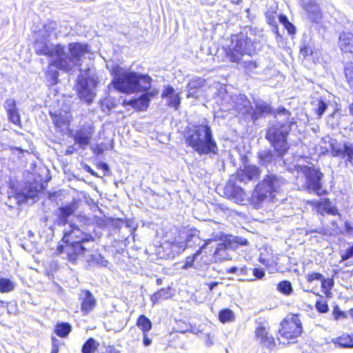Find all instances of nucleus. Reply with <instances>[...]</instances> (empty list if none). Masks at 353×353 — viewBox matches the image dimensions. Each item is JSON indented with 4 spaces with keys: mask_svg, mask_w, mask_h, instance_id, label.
Here are the masks:
<instances>
[{
    "mask_svg": "<svg viewBox=\"0 0 353 353\" xmlns=\"http://www.w3.org/2000/svg\"><path fill=\"white\" fill-rule=\"evenodd\" d=\"M68 52L63 46V52H60L59 58L55 61L57 69L70 72L75 67L81 66L82 57L89 52V46L85 43L72 42L68 44Z\"/></svg>",
    "mask_w": 353,
    "mask_h": 353,
    "instance_id": "obj_5",
    "label": "nucleus"
},
{
    "mask_svg": "<svg viewBox=\"0 0 353 353\" xmlns=\"http://www.w3.org/2000/svg\"><path fill=\"white\" fill-rule=\"evenodd\" d=\"M255 337L263 347L272 349L275 345L274 339L268 335L265 327L263 326H259L256 329Z\"/></svg>",
    "mask_w": 353,
    "mask_h": 353,
    "instance_id": "obj_26",
    "label": "nucleus"
},
{
    "mask_svg": "<svg viewBox=\"0 0 353 353\" xmlns=\"http://www.w3.org/2000/svg\"><path fill=\"white\" fill-rule=\"evenodd\" d=\"M321 283L323 292L326 295H328V294L330 293V290L334 286V279L332 278L325 279V277H323V279L321 281Z\"/></svg>",
    "mask_w": 353,
    "mask_h": 353,
    "instance_id": "obj_46",
    "label": "nucleus"
},
{
    "mask_svg": "<svg viewBox=\"0 0 353 353\" xmlns=\"http://www.w3.org/2000/svg\"><path fill=\"white\" fill-rule=\"evenodd\" d=\"M345 230L349 235L353 236V224L352 225L348 221L344 223Z\"/></svg>",
    "mask_w": 353,
    "mask_h": 353,
    "instance_id": "obj_62",
    "label": "nucleus"
},
{
    "mask_svg": "<svg viewBox=\"0 0 353 353\" xmlns=\"http://www.w3.org/2000/svg\"><path fill=\"white\" fill-rule=\"evenodd\" d=\"M85 261L90 267H107L108 261L101 254L95 253L85 256Z\"/></svg>",
    "mask_w": 353,
    "mask_h": 353,
    "instance_id": "obj_29",
    "label": "nucleus"
},
{
    "mask_svg": "<svg viewBox=\"0 0 353 353\" xmlns=\"http://www.w3.org/2000/svg\"><path fill=\"white\" fill-rule=\"evenodd\" d=\"M163 99H167V105L173 108L174 110H178L181 105V97L179 93H176L174 88L170 85L164 86L161 93Z\"/></svg>",
    "mask_w": 353,
    "mask_h": 353,
    "instance_id": "obj_21",
    "label": "nucleus"
},
{
    "mask_svg": "<svg viewBox=\"0 0 353 353\" xmlns=\"http://www.w3.org/2000/svg\"><path fill=\"white\" fill-rule=\"evenodd\" d=\"M232 241L239 245L245 246L248 245V241L241 236H232Z\"/></svg>",
    "mask_w": 353,
    "mask_h": 353,
    "instance_id": "obj_58",
    "label": "nucleus"
},
{
    "mask_svg": "<svg viewBox=\"0 0 353 353\" xmlns=\"http://www.w3.org/2000/svg\"><path fill=\"white\" fill-rule=\"evenodd\" d=\"M37 189L30 186L28 190H26V192H21V191L16 192L15 199L17 200V203H19L20 202L26 201L29 198L34 199L37 196Z\"/></svg>",
    "mask_w": 353,
    "mask_h": 353,
    "instance_id": "obj_32",
    "label": "nucleus"
},
{
    "mask_svg": "<svg viewBox=\"0 0 353 353\" xmlns=\"http://www.w3.org/2000/svg\"><path fill=\"white\" fill-rule=\"evenodd\" d=\"M35 52L39 55H46L52 58L50 65L57 68L55 61L59 58L60 52H63L61 44H48L46 41L37 40L34 44Z\"/></svg>",
    "mask_w": 353,
    "mask_h": 353,
    "instance_id": "obj_13",
    "label": "nucleus"
},
{
    "mask_svg": "<svg viewBox=\"0 0 353 353\" xmlns=\"http://www.w3.org/2000/svg\"><path fill=\"white\" fill-rule=\"evenodd\" d=\"M255 42L242 31L231 36L230 45L225 49L226 57L233 63H239L244 54L252 55L255 52Z\"/></svg>",
    "mask_w": 353,
    "mask_h": 353,
    "instance_id": "obj_6",
    "label": "nucleus"
},
{
    "mask_svg": "<svg viewBox=\"0 0 353 353\" xmlns=\"http://www.w3.org/2000/svg\"><path fill=\"white\" fill-rule=\"evenodd\" d=\"M299 4L311 22L318 23L321 21L322 12L318 0H299Z\"/></svg>",
    "mask_w": 353,
    "mask_h": 353,
    "instance_id": "obj_15",
    "label": "nucleus"
},
{
    "mask_svg": "<svg viewBox=\"0 0 353 353\" xmlns=\"http://www.w3.org/2000/svg\"><path fill=\"white\" fill-rule=\"evenodd\" d=\"M114 107L110 99H104L101 103V108L103 112H110Z\"/></svg>",
    "mask_w": 353,
    "mask_h": 353,
    "instance_id": "obj_54",
    "label": "nucleus"
},
{
    "mask_svg": "<svg viewBox=\"0 0 353 353\" xmlns=\"http://www.w3.org/2000/svg\"><path fill=\"white\" fill-rule=\"evenodd\" d=\"M313 51L308 45L304 44L300 49V53L304 57H307L312 54Z\"/></svg>",
    "mask_w": 353,
    "mask_h": 353,
    "instance_id": "obj_57",
    "label": "nucleus"
},
{
    "mask_svg": "<svg viewBox=\"0 0 353 353\" xmlns=\"http://www.w3.org/2000/svg\"><path fill=\"white\" fill-rule=\"evenodd\" d=\"M328 143L332 157L345 159V163H349L353 166V142H338L336 139L330 138Z\"/></svg>",
    "mask_w": 353,
    "mask_h": 353,
    "instance_id": "obj_11",
    "label": "nucleus"
},
{
    "mask_svg": "<svg viewBox=\"0 0 353 353\" xmlns=\"http://www.w3.org/2000/svg\"><path fill=\"white\" fill-rule=\"evenodd\" d=\"M265 18L267 23L272 27V31L276 36V39H281L282 37L279 32L277 21H276V13L267 12H265Z\"/></svg>",
    "mask_w": 353,
    "mask_h": 353,
    "instance_id": "obj_31",
    "label": "nucleus"
},
{
    "mask_svg": "<svg viewBox=\"0 0 353 353\" xmlns=\"http://www.w3.org/2000/svg\"><path fill=\"white\" fill-rule=\"evenodd\" d=\"M97 83L98 82L94 77L81 73L77 81V89L79 98L88 103H92L95 96L94 90Z\"/></svg>",
    "mask_w": 353,
    "mask_h": 353,
    "instance_id": "obj_10",
    "label": "nucleus"
},
{
    "mask_svg": "<svg viewBox=\"0 0 353 353\" xmlns=\"http://www.w3.org/2000/svg\"><path fill=\"white\" fill-rule=\"evenodd\" d=\"M296 170L305 179L304 189L309 193L320 195L323 188L322 180L324 176L321 170L314 165H298Z\"/></svg>",
    "mask_w": 353,
    "mask_h": 353,
    "instance_id": "obj_8",
    "label": "nucleus"
},
{
    "mask_svg": "<svg viewBox=\"0 0 353 353\" xmlns=\"http://www.w3.org/2000/svg\"><path fill=\"white\" fill-rule=\"evenodd\" d=\"M277 116H284L285 119L268 125L265 138L270 148L259 150L256 154L258 163L267 171H274L285 163L284 157L290 150L288 138L292 126L296 124L292 113L283 106L278 108Z\"/></svg>",
    "mask_w": 353,
    "mask_h": 353,
    "instance_id": "obj_1",
    "label": "nucleus"
},
{
    "mask_svg": "<svg viewBox=\"0 0 353 353\" xmlns=\"http://www.w3.org/2000/svg\"><path fill=\"white\" fill-rule=\"evenodd\" d=\"M205 84V79L201 77H194L187 85V98H198L199 90Z\"/></svg>",
    "mask_w": 353,
    "mask_h": 353,
    "instance_id": "obj_25",
    "label": "nucleus"
},
{
    "mask_svg": "<svg viewBox=\"0 0 353 353\" xmlns=\"http://www.w3.org/2000/svg\"><path fill=\"white\" fill-rule=\"evenodd\" d=\"M185 141L199 156H210L219 154V147L211 127L208 124L192 125L188 128L185 134Z\"/></svg>",
    "mask_w": 353,
    "mask_h": 353,
    "instance_id": "obj_3",
    "label": "nucleus"
},
{
    "mask_svg": "<svg viewBox=\"0 0 353 353\" xmlns=\"http://www.w3.org/2000/svg\"><path fill=\"white\" fill-rule=\"evenodd\" d=\"M276 290L281 294L287 296L292 295L294 291L292 283L288 280L280 281L276 285Z\"/></svg>",
    "mask_w": 353,
    "mask_h": 353,
    "instance_id": "obj_37",
    "label": "nucleus"
},
{
    "mask_svg": "<svg viewBox=\"0 0 353 353\" xmlns=\"http://www.w3.org/2000/svg\"><path fill=\"white\" fill-rule=\"evenodd\" d=\"M231 248H232V245H231V237H230L229 239V241L228 243H221L217 245V247L216 249V252L218 253L223 250Z\"/></svg>",
    "mask_w": 353,
    "mask_h": 353,
    "instance_id": "obj_59",
    "label": "nucleus"
},
{
    "mask_svg": "<svg viewBox=\"0 0 353 353\" xmlns=\"http://www.w3.org/2000/svg\"><path fill=\"white\" fill-rule=\"evenodd\" d=\"M332 314L335 320L347 318L346 313L342 311L338 305L334 307Z\"/></svg>",
    "mask_w": 353,
    "mask_h": 353,
    "instance_id": "obj_52",
    "label": "nucleus"
},
{
    "mask_svg": "<svg viewBox=\"0 0 353 353\" xmlns=\"http://www.w3.org/2000/svg\"><path fill=\"white\" fill-rule=\"evenodd\" d=\"M234 99L235 105L233 110L237 111L247 121V114L250 112L252 103L244 94H236V98Z\"/></svg>",
    "mask_w": 353,
    "mask_h": 353,
    "instance_id": "obj_20",
    "label": "nucleus"
},
{
    "mask_svg": "<svg viewBox=\"0 0 353 353\" xmlns=\"http://www.w3.org/2000/svg\"><path fill=\"white\" fill-rule=\"evenodd\" d=\"M279 22L283 26V27L288 23H290L288 17L284 14H280L279 16Z\"/></svg>",
    "mask_w": 353,
    "mask_h": 353,
    "instance_id": "obj_64",
    "label": "nucleus"
},
{
    "mask_svg": "<svg viewBox=\"0 0 353 353\" xmlns=\"http://www.w3.org/2000/svg\"><path fill=\"white\" fill-rule=\"evenodd\" d=\"M339 46L343 52V57L353 59V34L343 32L339 38Z\"/></svg>",
    "mask_w": 353,
    "mask_h": 353,
    "instance_id": "obj_18",
    "label": "nucleus"
},
{
    "mask_svg": "<svg viewBox=\"0 0 353 353\" xmlns=\"http://www.w3.org/2000/svg\"><path fill=\"white\" fill-rule=\"evenodd\" d=\"M280 326L279 334L286 339L297 338L303 332L302 324L298 315L285 319Z\"/></svg>",
    "mask_w": 353,
    "mask_h": 353,
    "instance_id": "obj_12",
    "label": "nucleus"
},
{
    "mask_svg": "<svg viewBox=\"0 0 353 353\" xmlns=\"http://www.w3.org/2000/svg\"><path fill=\"white\" fill-rule=\"evenodd\" d=\"M261 174L260 168L255 165H247L243 170L237 171L236 179L240 182H246L256 179Z\"/></svg>",
    "mask_w": 353,
    "mask_h": 353,
    "instance_id": "obj_22",
    "label": "nucleus"
},
{
    "mask_svg": "<svg viewBox=\"0 0 353 353\" xmlns=\"http://www.w3.org/2000/svg\"><path fill=\"white\" fill-rule=\"evenodd\" d=\"M7 115L10 122L21 127V116L17 108L7 112Z\"/></svg>",
    "mask_w": 353,
    "mask_h": 353,
    "instance_id": "obj_45",
    "label": "nucleus"
},
{
    "mask_svg": "<svg viewBox=\"0 0 353 353\" xmlns=\"http://www.w3.org/2000/svg\"><path fill=\"white\" fill-rule=\"evenodd\" d=\"M244 68L248 71L254 73H259L261 69L260 64L256 61H244Z\"/></svg>",
    "mask_w": 353,
    "mask_h": 353,
    "instance_id": "obj_47",
    "label": "nucleus"
},
{
    "mask_svg": "<svg viewBox=\"0 0 353 353\" xmlns=\"http://www.w3.org/2000/svg\"><path fill=\"white\" fill-rule=\"evenodd\" d=\"M94 132V128L92 125H83L76 131L74 140L76 144L84 149L90 143Z\"/></svg>",
    "mask_w": 353,
    "mask_h": 353,
    "instance_id": "obj_16",
    "label": "nucleus"
},
{
    "mask_svg": "<svg viewBox=\"0 0 353 353\" xmlns=\"http://www.w3.org/2000/svg\"><path fill=\"white\" fill-rule=\"evenodd\" d=\"M152 339L148 335V332L143 333V343L145 347H148L152 344Z\"/></svg>",
    "mask_w": 353,
    "mask_h": 353,
    "instance_id": "obj_60",
    "label": "nucleus"
},
{
    "mask_svg": "<svg viewBox=\"0 0 353 353\" xmlns=\"http://www.w3.org/2000/svg\"><path fill=\"white\" fill-rule=\"evenodd\" d=\"M267 172L263 180L255 187L253 193V198L258 202H262L266 199H272L274 197V193L279 192L281 187L287 183L281 174L272 170Z\"/></svg>",
    "mask_w": 353,
    "mask_h": 353,
    "instance_id": "obj_7",
    "label": "nucleus"
},
{
    "mask_svg": "<svg viewBox=\"0 0 353 353\" xmlns=\"http://www.w3.org/2000/svg\"><path fill=\"white\" fill-rule=\"evenodd\" d=\"M15 283L9 279L0 278V292L6 293L12 291L14 289Z\"/></svg>",
    "mask_w": 353,
    "mask_h": 353,
    "instance_id": "obj_40",
    "label": "nucleus"
},
{
    "mask_svg": "<svg viewBox=\"0 0 353 353\" xmlns=\"http://www.w3.org/2000/svg\"><path fill=\"white\" fill-rule=\"evenodd\" d=\"M143 93L138 97L130 99L128 104L139 111H145L149 107L151 100L159 94L157 88H150V90H141Z\"/></svg>",
    "mask_w": 353,
    "mask_h": 353,
    "instance_id": "obj_14",
    "label": "nucleus"
},
{
    "mask_svg": "<svg viewBox=\"0 0 353 353\" xmlns=\"http://www.w3.org/2000/svg\"><path fill=\"white\" fill-rule=\"evenodd\" d=\"M327 103L325 100L321 99L317 101V108L315 111L319 118L321 117L327 110Z\"/></svg>",
    "mask_w": 353,
    "mask_h": 353,
    "instance_id": "obj_48",
    "label": "nucleus"
},
{
    "mask_svg": "<svg viewBox=\"0 0 353 353\" xmlns=\"http://www.w3.org/2000/svg\"><path fill=\"white\" fill-rule=\"evenodd\" d=\"M102 353H120V351L114 347L113 345H109L105 347Z\"/></svg>",
    "mask_w": 353,
    "mask_h": 353,
    "instance_id": "obj_63",
    "label": "nucleus"
},
{
    "mask_svg": "<svg viewBox=\"0 0 353 353\" xmlns=\"http://www.w3.org/2000/svg\"><path fill=\"white\" fill-rule=\"evenodd\" d=\"M3 107L6 112L14 110L17 108L16 101L14 99H6L3 103Z\"/></svg>",
    "mask_w": 353,
    "mask_h": 353,
    "instance_id": "obj_51",
    "label": "nucleus"
},
{
    "mask_svg": "<svg viewBox=\"0 0 353 353\" xmlns=\"http://www.w3.org/2000/svg\"><path fill=\"white\" fill-rule=\"evenodd\" d=\"M234 317V312L228 308L223 309L219 313V321L222 323L231 321Z\"/></svg>",
    "mask_w": 353,
    "mask_h": 353,
    "instance_id": "obj_44",
    "label": "nucleus"
},
{
    "mask_svg": "<svg viewBox=\"0 0 353 353\" xmlns=\"http://www.w3.org/2000/svg\"><path fill=\"white\" fill-rule=\"evenodd\" d=\"M169 247L171 250L170 253L168 254L169 257H174L176 254H179L185 249L183 242H173L169 244Z\"/></svg>",
    "mask_w": 353,
    "mask_h": 353,
    "instance_id": "obj_41",
    "label": "nucleus"
},
{
    "mask_svg": "<svg viewBox=\"0 0 353 353\" xmlns=\"http://www.w3.org/2000/svg\"><path fill=\"white\" fill-rule=\"evenodd\" d=\"M112 74V84L121 93L130 94L151 88L152 79L148 74L127 71L119 65L113 68Z\"/></svg>",
    "mask_w": 353,
    "mask_h": 353,
    "instance_id": "obj_4",
    "label": "nucleus"
},
{
    "mask_svg": "<svg viewBox=\"0 0 353 353\" xmlns=\"http://www.w3.org/2000/svg\"><path fill=\"white\" fill-rule=\"evenodd\" d=\"M315 307L316 310L321 314L326 313L329 310L327 303L322 299L316 301Z\"/></svg>",
    "mask_w": 353,
    "mask_h": 353,
    "instance_id": "obj_49",
    "label": "nucleus"
},
{
    "mask_svg": "<svg viewBox=\"0 0 353 353\" xmlns=\"http://www.w3.org/2000/svg\"><path fill=\"white\" fill-rule=\"evenodd\" d=\"M344 74L350 88L353 90V62H347L344 65Z\"/></svg>",
    "mask_w": 353,
    "mask_h": 353,
    "instance_id": "obj_42",
    "label": "nucleus"
},
{
    "mask_svg": "<svg viewBox=\"0 0 353 353\" xmlns=\"http://www.w3.org/2000/svg\"><path fill=\"white\" fill-rule=\"evenodd\" d=\"M323 277L324 276L319 272H311L307 274L306 276L307 281L309 283H312L314 280L321 281Z\"/></svg>",
    "mask_w": 353,
    "mask_h": 353,
    "instance_id": "obj_53",
    "label": "nucleus"
},
{
    "mask_svg": "<svg viewBox=\"0 0 353 353\" xmlns=\"http://www.w3.org/2000/svg\"><path fill=\"white\" fill-rule=\"evenodd\" d=\"M236 94H231L225 90H221L216 97V103L219 107L221 111L228 112L234 109L236 98Z\"/></svg>",
    "mask_w": 353,
    "mask_h": 353,
    "instance_id": "obj_19",
    "label": "nucleus"
},
{
    "mask_svg": "<svg viewBox=\"0 0 353 353\" xmlns=\"http://www.w3.org/2000/svg\"><path fill=\"white\" fill-rule=\"evenodd\" d=\"M212 242V240L209 239L205 241V243L200 246L199 250L196 252L192 256H189L186 258L184 265L182 268L187 270L193 266L196 258L201 253L202 250L205 248L208 244Z\"/></svg>",
    "mask_w": 353,
    "mask_h": 353,
    "instance_id": "obj_36",
    "label": "nucleus"
},
{
    "mask_svg": "<svg viewBox=\"0 0 353 353\" xmlns=\"http://www.w3.org/2000/svg\"><path fill=\"white\" fill-rule=\"evenodd\" d=\"M136 325L143 333L148 332L152 327V321L145 314H141L138 317Z\"/></svg>",
    "mask_w": 353,
    "mask_h": 353,
    "instance_id": "obj_34",
    "label": "nucleus"
},
{
    "mask_svg": "<svg viewBox=\"0 0 353 353\" xmlns=\"http://www.w3.org/2000/svg\"><path fill=\"white\" fill-rule=\"evenodd\" d=\"M251 270L252 269L248 268L246 265L232 266L225 269L227 273L237 274L239 276L237 280L239 281H254V278H250Z\"/></svg>",
    "mask_w": 353,
    "mask_h": 353,
    "instance_id": "obj_27",
    "label": "nucleus"
},
{
    "mask_svg": "<svg viewBox=\"0 0 353 353\" xmlns=\"http://www.w3.org/2000/svg\"><path fill=\"white\" fill-rule=\"evenodd\" d=\"M284 28L286 29V30L288 31V33L290 34V35H294L295 33H296V27L291 22L287 23L285 26H284Z\"/></svg>",
    "mask_w": 353,
    "mask_h": 353,
    "instance_id": "obj_61",
    "label": "nucleus"
},
{
    "mask_svg": "<svg viewBox=\"0 0 353 353\" xmlns=\"http://www.w3.org/2000/svg\"><path fill=\"white\" fill-rule=\"evenodd\" d=\"M171 287L168 286L167 288H163L160 290H159L157 292L154 293L150 296V301L152 302L153 304H155L158 302L159 299H167L170 297H171Z\"/></svg>",
    "mask_w": 353,
    "mask_h": 353,
    "instance_id": "obj_33",
    "label": "nucleus"
},
{
    "mask_svg": "<svg viewBox=\"0 0 353 353\" xmlns=\"http://www.w3.org/2000/svg\"><path fill=\"white\" fill-rule=\"evenodd\" d=\"M51 66L48 68L46 72V78L48 85H55L59 81V73L57 69H54Z\"/></svg>",
    "mask_w": 353,
    "mask_h": 353,
    "instance_id": "obj_38",
    "label": "nucleus"
},
{
    "mask_svg": "<svg viewBox=\"0 0 353 353\" xmlns=\"http://www.w3.org/2000/svg\"><path fill=\"white\" fill-rule=\"evenodd\" d=\"M254 105L252 106L250 112L247 114V121H250L254 124L262 119H265L266 117L274 114V117L276 119V121L272 122L275 123L278 120L285 119L284 116H277V110L274 112V108L272 106L270 103H268L263 99H253ZM278 110V108L276 109ZM271 123H269V125Z\"/></svg>",
    "mask_w": 353,
    "mask_h": 353,
    "instance_id": "obj_9",
    "label": "nucleus"
},
{
    "mask_svg": "<svg viewBox=\"0 0 353 353\" xmlns=\"http://www.w3.org/2000/svg\"><path fill=\"white\" fill-rule=\"evenodd\" d=\"M75 207L72 204H67L59 208L56 213L54 224L57 226H64L68 223L69 218L74 214Z\"/></svg>",
    "mask_w": 353,
    "mask_h": 353,
    "instance_id": "obj_23",
    "label": "nucleus"
},
{
    "mask_svg": "<svg viewBox=\"0 0 353 353\" xmlns=\"http://www.w3.org/2000/svg\"><path fill=\"white\" fill-rule=\"evenodd\" d=\"M50 116H51L52 122L58 131L63 132L65 128H68V119L65 115H63L61 113H60V114L50 113Z\"/></svg>",
    "mask_w": 353,
    "mask_h": 353,
    "instance_id": "obj_30",
    "label": "nucleus"
},
{
    "mask_svg": "<svg viewBox=\"0 0 353 353\" xmlns=\"http://www.w3.org/2000/svg\"><path fill=\"white\" fill-rule=\"evenodd\" d=\"M351 258H353V243L352 245L346 250L345 252L341 255L342 261H347Z\"/></svg>",
    "mask_w": 353,
    "mask_h": 353,
    "instance_id": "obj_56",
    "label": "nucleus"
},
{
    "mask_svg": "<svg viewBox=\"0 0 353 353\" xmlns=\"http://www.w3.org/2000/svg\"><path fill=\"white\" fill-rule=\"evenodd\" d=\"M72 331V326L69 323L62 322L56 325L54 332L61 338H65Z\"/></svg>",
    "mask_w": 353,
    "mask_h": 353,
    "instance_id": "obj_35",
    "label": "nucleus"
},
{
    "mask_svg": "<svg viewBox=\"0 0 353 353\" xmlns=\"http://www.w3.org/2000/svg\"><path fill=\"white\" fill-rule=\"evenodd\" d=\"M94 241L90 232L83 230L75 224H70V230H65L61 242L57 248L58 254H65V259L72 263L83 256L88 250L86 245Z\"/></svg>",
    "mask_w": 353,
    "mask_h": 353,
    "instance_id": "obj_2",
    "label": "nucleus"
},
{
    "mask_svg": "<svg viewBox=\"0 0 353 353\" xmlns=\"http://www.w3.org/2000/svg\"><path fill=\"white\" fill-rule=\"evenodd\" d=\"M79 301H81V310L84 314L90 313L96 306L97 301L89 290H83L79 294Z\"/></svg>",
    "mask_w": 353,
    "mask_h": 353,
    "instance_id": "obj_24",
    "label": "nucleus"
},
{
    "mask_svg": "<svg viewBox=\"0 0 353 353\" xmlns=\"http://www.w3.org/2000/svg\"><path fill=\"white\" fill-rule=\"evenodd\" d=\"M223 194L228 199L233 200L236 203L243 202L245 196V192L243 188L236 184V182L231 178L224 188Z\"/></svg>",
    "mask_w": 353,
    "mask_h": 353,
    "instance_id": "obj_17",
    "label": "nucleus"
},
{
    "mask_svg": "<svg viewBox=\"0 0 353 353\" xmlns=\"http://www.w3.org/2000/svg\"><path fill=\"white\" fill-rule=\"evenodd\" d=\"M252 276H254L255 279H261L265 276V270L261 268H256L252 269Z\"/></svg>",
    "mask_w": 353,
    "mask_h": 353,
    "instance_id": "obj_55",
    "label": "nucleus"
},
{
    "mask_svg": "<svg viewBox=\"0 0 353 353\" xmlns=\"http://www.w3.org/2000/svg\"><path fill=\"white\" fill-rule=\"evenodd\" d=\"M332 341L334 343L338 345L341 347L351 348L349 334H343L334 339H332Z\"/></svg>",
    "mask_w": 353,
    "mask_h": 353,
    "instance_id": "obj_43",
    "label": "nucleus"
},
{
    "mask_svg": "<svg viewBox=\"0 0 353 353\" xmlns=\"http://www.w3.org/2000/svg\"><path fill=\"white\" fill-rule=\"evenodd\" d=\"M200 232L196 229H190L187 230L185 241V248L200 245L201 239L199 237Z\"/></svg>",
    "mask_w": 353,
    "mask_h": 353,
    "instance_id": "obj_28",
    "label": "nucleus"
},
{
    "mask_svg": "<svg viewBox=\"0 0 353 353\" xmlns=\"http://www.w3.org/2000/svg\"><path fill=\"white\" fill-rule=\"evenodd\" d=\"M99 345V343L94 338L90 337L83 343L81 352L82 353H94Z\"/></svg>",
    "mask_w": 353,
    "mask_h": 353,
    "instance_id": "obj_39",
    "label": "nucleus"
},
{
    "mask_svg": "<svg viewBox=\"0 0 353 353\" xmlns=\"http://www.w3.org/2000/svg\"><path fill=\"white\" fill-rule=\"evenodd\" d=\"M57 24L55 21H50L43 26V30L47 34L46 37H49L57 29Z\"/></svg>",
    "mask_w": 353,
    "mask_h": 353,
    "instance_id": "obj_50",
    "label": "nucleus"
}]
</instances>
